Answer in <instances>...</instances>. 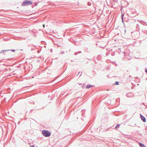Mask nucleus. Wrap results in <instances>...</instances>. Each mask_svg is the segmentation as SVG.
I'll return each instance as SVG.
<instances>
[{
	"mask_svg": "<svg viewBox=\"0 0 147 147\" xmlns=\"http://www.w3.org/2000/svg\"><path fill=\"white\" fill-rule=\"evenodd\" d=\"M145 72H146V73H147V69H146V70H145Z\"/></svg>",
	"mask_w": 147,
	"mask_h": 147,
	"instance_id": "nucleus-12",
	"label": "nucleus"
},
{
	"mask_svg": "<svg viewBox=\"0 0 147 147\" xmlns=\"http://www.w3.org/2000/svg\"><path fill=\"white\" fill-rule=\"evenodd\" d=\"M114 84V85H118L119 84H118V82H116V84Z\"/></svg>",
	"mask_w": 147,
	"mask_h": 147,
	"instance_id": "nucleus-9",
	"label": "nucleus"
},
{
	"mask_svg": "<svg viewBox=\"0 0 147 147\" xmlns=\"http://www.w3.org/2000/svg\"><path fill=\"white\" fill-rule=\"evenodd\" d=\"M32 4V2L30 1H24L22 4V5L23 6L31 5Z\"/></svg>",
	"mask_w": 147,
	"mask_h": 147,
	"instance_id": "nucleus-2",
	"label": "nucleus"
},
{
	"mask_svg": "<svg viewBox=\"0 0 147 147\" xmlns=\"http://www.w3.org/2000/svg\"><path fill=\"white\" fill-rule=\"evenodd\" d=\"M93 86L91 85H88L86 86V88L87 89L89 88H90L92 87Z\"/></svg>",
	"mask_w": 147,
	"mask_h": 147,
	"instance_id": "nucleus-4",
	"label": "nucleus"
},
{
	"mask_svg": "<svg viewBox=\"0 0 147 147\" xmlns=\"http://www.w3.org/2000/svg\"><path fill=\"white\" fill-rule=\"evenodd\" d=\"M121 16H122V21H123V16H124V14H122L121 15Z\"/></svg>",
	"mask_w": 147,
	"mask_h": 147,
	"instance_id": "nucleus-8",
	"label": "nucleus"
},
{
	"mask_svg": "<svg viewBox=\"0 0 147 147\" xmlns=\"http://www.w3.org/2000/svg\"><path fill=\"white\" fill-rule=\"evenodd\" d=\"M11 51H12L13 52H14V51H15V50H11Z\"/></svg>",
	"mask_w": 147,
	"mask_h": 147,
	"instance_id": "nucleus-10",
	"label": "nucleus"
},
{
	"mask_svg": "<svg viewBox=\"0 0 147 147\" xmlns=\"http://www.w3.org/2000/svg\"><path fill=\"white\" fill-rule=\"evenodd\" d=\"M7 50H3V51H2L1 52H0V53H4V52L6 51H7Z\"/></svg>",
	"mask_w": 147,
	"mask_h": 147,
	"instance_id": "nucleus-7",
	"label": "nucleus"
},
{
	"mask_svg": "<svg viewBox=\"0 0 147 147\" xmlns=\"http://www.w3.org/2000/svg\"><path fill=\"white\" fill-rule=\"evenodd\" d=\"M141 116V118L142 120L144 122L146 121V120L145 117L143 116L141 114H140Z\"/></svg>",
	"mask_w": 147,
	"mask_h": 147,
	"instance_id": "nucleus-3",
	"label": "nucleus"
},
{
	"mask_svg": "<svg viewBox=\"0 0 147 147\" xmlns=\"http://www.w3.org/2000/svg\"><path fill=\"white\" fill-rule=\"evenodd\" d=\"M42 133L45 136L49 137L50 136V132L47 130H43L42 131Z\"/></svg>",
	"mask_w": 147,
	"mask_h": 147,
	"instance_id": "nucleus-1",
	"label": "nucleus"
},
{
	"mask_svg": "<svg viewBox=\"0 0 147 147\" xmlns=\"http://www.w3.org/2000/svg\"><path fill=\"white\" fill-rule=\"evenodd\" d=\"M119 126H120V125L119 124H118L115 127V129H117L119 127Z\"/></svg>",
	"mask_w": 147,
	"mask_h": 147,
	"instance_id": "nucleus-5",
	"label": "nucleus"
},
{
	"mask_svg": "<svg viewBox=\"0 0 147 147\" xmlns=\"http://www.w3.org/2000/svg\"><path fill=\"white\" fill-rule=\"evenodd\" d=\"M43 27H45V24H43Z\"/></svg>",
	"mask_w": 147,
	"mask_h": 147,
	"instance_id": "nucleus-13",
	"label": "nucleus"
},
{
	"mask_svg": "<svg viewBox=\"0 0 147 147\" xmlns=\"http://www.w3.org/2000/svg\"><path fill=\"white\" fill-rule=\"evenodd\" d=\"M31 147H34V146L33 145L31 146Z\"/></svg>",
	"mask_w": 147,
	"mask_h": 147,
	"instance_id": "nucleus-11",
	"label": "nucleus"
},
{
	"mask_svg": "<svg viewBox=\"0 0 147 147\" xmlns=\"http://www.w3.org/2000/svg\"><path fill=\"white\" fill-rule=\"evenodd\" d=\"M139 144L140 146L141 147H145L144 145H143V144L141 143H139Z\"/></svg>",
	"mask_w": 147,
	"mask_h": 147,
	"instance_id": "nucleus-6",
	"label": "nucleus"
}]
</instances>
